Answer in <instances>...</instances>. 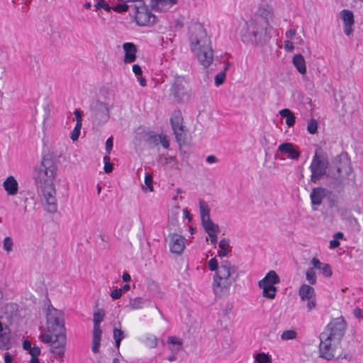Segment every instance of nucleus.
<instances>
[{"instance_id": "obj_1", "label": "nucleus", "mask_w": 363, "mask_h": 363, "mask_svg": "<svg viewBox=\"0 0 363 363\" xmlns=\"http://www.w3.org/2000/svg\"><path fill=\"white\" fill-rule=\"evenodd\" d=\"M57 165L53 158L44 156L41 162L37 165L33 174V179L38 189L40 201L48 212L57 210L55 189L53 180L57 173Z\"/></svg>"}, {"instance_id": "obj_2", "label": "nucleus", "mask_w": 363, "mask_h": 363, "mask_svg": "<svg viewBox=\"0 0 363 363\" xmlns=\"http://www.w3.org/2000/svg\"><path fill=\"white\" fill-rule=\"evenodd\" d=\"M346 323L343 318L333 320L320 334V357L330 360L341 349V341L345 335Z\"/></svg>"}, {"instance_id": "obj_3", "label": "nucleus", "mask_w": 363, "mask_h": 363, "mask_svg": "<svg viewBox=\"0 0 363 363\" xmlns=\"http://www.w3.org/2000/svg\"><path fill=\"white\" fill-rule=\"evenodd\" d=\"M207 264L208 269L215 272L212 282L214 294L220 298L227 296L235 281L233 277L236 272V267L228 260H224L219 264L216 257L209 259Z\"/></svg>"}, {"instance_id": "obj_4", "label": "nucleus", "mask_w": 363, "mask_h": 363, "mask_svg": "<svg viewBox=\"0 0 363 363\" xmlns=\"http://www.w3.org/2000/svg\"><path fill=\"white\" fill-rule=\"evenodd\" d=\"M189 47L199 62L205 67L213 62V50L210 37L201 23H194L189 27Z\"/></svg>"}, {"instance_id": "obj_5", "label": "nucleus", "mask_w": 363, "mask_h": 363, "mask_svg": "<svg viewBox=\"0 0 363 363\" xmlns=\"http://www.w3.org/2000/svg\"><path fill=\"white\" fill-rule=\"evenodd\" d=\"M46 318L47 330L55 337V340L50 345L51 352L56 357H60L65 354L67 343L63 313L52 307H48Z\"/></svg>"}, {"instance_id": "obj_6", "label": "nucleus", "mask_w": 363, "mask_h": 363, "mask_svg": "<svg viewBox=\"0 0 363 363\" xmlns=\"http://www.w3.org/2000/svg\"><path fill=\"white\" fill-rule=\"evenodd\" d=\"M238 32L245 44L254 45L263 44L269 35L266 26L254 20L242 23Z\"/></svg>"}, {"instance_id": "obj_7", "label": "nucleus", "mask_w": 363, "mask_h": 363, "mask_svg": "<svg viewBox=\"0 0 363 363\" xmlns=\"http://www.w3.org/2000/svg\"><path fill=\"white\" fill-rule=\"evenodd\" d=\"M280 282V278L274 270H270L258 281V286L262 289L263 297L272 300L276 297L277 288L276 285Z\"/></svg>"}, {"instance_id": "obj_8", "label": "nucleus", "mask_w": 363, "mask_h": 363, "mask_svg": "<svg viewBox=\"0 0 363 363\" xmlns=\"http://www.w3.org/2000/svg\"><path fill=\"white\" fill-rule=\"evenodd\" d=\"M328 164V162L324 156L323 150L320 147H318L315 150V155L310 165L311 180L313 182L319 180L322 176L326 173Z\"/></svg>"}, {"instance_id": "obj_9", "label": "nucleus", "mask_w": 363, "mask_h": 363, "mask_svg": "<svg viewBox=\"0 0 363 363\" xmlns=\"http://www.w3.org/2000/svg\"><path fill=\"white\" fill-rule=\"evenodd\" d=\"M333 167L337 171V174L333 175L335 179L344 182L352 176V167L350 160L346 153H342L335 157Z\"/></svg>"}, {"instance_id": "obj_10", "label": "nucleus", "mask_w": 363, "mask_h": 363, "mask_svg": "<svg viewBox=\"0 0 363 363\" xmlns=\"http://www.w3.org/2000/svg\"><path fill=\"white\" fill-rule=\"evenodd\" d=\"M105 312L102 309H97L93 315V339L91 345V350L96 354L99 352L101 345V340L102 336V330L101 328V323L104 320Z\"/></svg>"}, {"instance_id": "obj_11", "label": "nucleus", "mask_w": 363, "mask_h": 363, "mask_svg": "<svg viewBox=\"0 0 363 363\" xmlns=\"http://www.w3.org/2000/svg\"><path fill=\"white\" fill-rule=\"evenodd\" d=\"M134 18L140 26H150L155 24L156 18L145 4L135 6Z\"/></svg>"}, {"instance_id": "obj_12", "label": "nucleus", "mask_w": 363, "mask_h": 363, "mask_svg": "<svg viewBox=\"0 0 363 363\" xmlns=\"http://www.w3.org/2000/svg\"><path fill=\"white\" fill-rule=\"evenodd\" d=\"M298 295L301 300L306 303L308 311H311L316 308V294L313 286L306 284H302L299 288Z\"/></svg>"}, {"instance_id": "obj_13", "label": "nucleus", "mask_w": 363, "mask_h": 363, "mask_svg": "<svg viewBox=\"0 0 363 363\" xmlns=\"http://www.w3.org/2000/svg\"><path fill=\"white\" fill-rule=\"evenodd\" d=\"M172 129L178 142L183 140L186 136V130L183 124V117L180 111H174L170 118Z\"/></svg>"}, {"instance_id": "obj_14", "label": "nucleus", "mask_w": 363, "mask_h": 363, "mask_svg": "<svg viewBox=\"0 0 363 363\" xmlns=\"http://www.w3.org/2000/svg\"><path fill=\"white\" fill-rule=\"evenodd\" d=\"M188 240L178 233H171L168 235V246L171 253L181 255L187 244Z\"/></svg>"}, {"instance_id": "obj_15", "label": "nucleus", "mask_w": 363, "mask_h": 363, "mask_svg": "<svg viewBox=\"0 0 363 363\" xmlns=\"http://www.w3.org/2000/svg\"><path fill=\"white\" fill-rule=\"evenodd\" d=\"M201 225L204 231L207 233L211 243L215 245L218 240V235L220 231L219 226L211 219L201 222Z\"/></svg>"}, {"instance_id": "obj_16", "label": "nucleus", "mask_w": 363, "mask_h": 363, "mask_svg": "<svg viewBox=\"0 0 363 363\" xmlns=\"http://www.w3.org/2000/svg\"><path fill=\"white\" fill-rule=\"evenodd\" d=\"M340 18L343 22L345 34L350 36L354 30V18L352 11L348 9H343L340 12Z\"/></svg>"}, {"instance_id": "obj_17", "label": "nucleus", "mask_w": 363, "mask_h": 363, "mask_svg": "<svg viewBox=\"0 0 363 363\" xmlns=\"http://www.w3.org/2000/svg\"><path fill=\"white\" fill-rule=\"evenodd\" d=\"M172 95L178 101H185L188 96L186 92L185 86L181 80H177L171 89Z\"/></svg>"}, {"instance_id": "obj_18", "label": "nucleus", "mask_w": 363, "mask_h": 363, "mask_svg": "<svg viewBox=\"0 0 363 363\" xmlns=\"http://www.w3.org/2000/svg\"><path fill=\"white\" fill-rule=\"evenodd\" d=\"M278 150L281 153L286 154L287 157L291 160H297L300 153L296 147L290 143H284L279 145Z\"/></svg>"}, {"instance_id": "obj_19", "label": "nucleus", "mask_w": 363, "mask_h": 363, "mask_svg": "<svg viewBox=\"0 0 363 363\" xmlns=\"http://www.w3.org/2000/svg\"><path fill=\"white\" fill-rule=\"evenodd\" d=\"M326 196V191L323 188L318 187L314 188L310 194L311 203L313 210H317V207L319 206Z\"/></svg>"}, {"instance_id": "obj_20", "label": "nucleus", "mask_w": 363, "mask_h": 363, "mask_svg": "<svg viewBox=\"0 0 363 363\" xmlns=\"http://www.w3.org/2000/svg\"><path fill=\"white\" fill-rule=\"evenodd\" d=\"M177 0H151V6L156 11H167L177 4Z\"/></svg>"}, {"instance_id": "obj_21", "label": "nucleus", "mask_w": 363, "mask_h": 363, "mask_svg": "<svg viewBox=\"0 0 363 363\" xmlns=\"http://www.w3.org/2000/svg\"><path fill=\"white\" fill-rule=\"evenodd\" d=\"M123 48L125 52L124 62L125 63H131L136 59L137 49L133 43H125L123 45Z\"/></svg>"}, {"instance_id": "obj_22", "label": "nucleus", "mask_w": 363, "mask_h": 363, "mask_svg": "<svg viewBox=\"0 0 363 363\" xmlns=\"http://www.w3.org/2000/svg\"><path fill=\"white\" fill-rule=\"evenodd\" d=\"M311 264L315 269H318L320 272L325 277H330L333 274V271L328 264L321 262L318 258L313 257L311 260Z\"/></svg>"}, {"instance_id": "obj_23", "label": "nucleus", "mask_w": 363, "mask_h": 363, "mask_svg": "<svg viewBox=\"0 0 363 363\" xmlns=\"http://www.w3.org/2000/svg\"><path fill=\"white\" fill-rule=\"evenodd\" d=\"M74 118L76 120V125L72 132L71 139L73 141H76L77 140H78L80 135L83 113L82 111H81L80 110L76 109L74 112Z\"/></svg>"}, {"instance_id": "obj_24", "label": "nucleus", "mask_w": 363, "mask_h": 363, "mask_svg": "<svg viewBox=\"0 0 363 363\" xmlns=\"http://www.w3.org/2000/svg\"><path fill=\"white\" fill-rule=\"evenodd\" d=\"M292 63L299 74L302 75L306 74V63L304 57L301 54L294 55L292 57Z\"/></svg>"}, {"instance_id": "obj_25", "label": "nucleus", "mask_w": 363, "mask_h": 363, "mask_svg": "<svg viewBox=\"0 0 363 363\" xmlns=\"http://www.w3.org/2000/svg\"><path fill=\"white\" fill-rule=\"evenodd\" d=\"M3 186L9 195H16L18 192V184L13 176H9L4 182Z\"/></svg>"}, {"instance_id": "obj_26", "label": "nucleus", "mask_w": 363, "mask_h": 363, "mask_svg": "<svg viewBox=\"0 0 363 363\" xmlns=\"http://www.w3.org/2000/svg\"><path fill=\"white\" fill-rule=\"evenodd\" d=\"M11 347L10 331L7 326L3 327L0 330V348L8 350Z\"/></svg>"}, {"instance_id": "obj_27", "label": "nucleus", "mask_w": 363, "mask_h": 363, "mask_svg": "<svg viewBox=\"0 0 363 363\" xmlns=\"http://www.w3.org/2000/svg\"><path fill=\"white\" fill-rule=\"evenodd\" d=\"M182 343V340L179 337L174 336L167 337V348L171 352L178 353L181 350Z\"/></svg>"}, {"instance_id": "obj_28", "label": "nucleus", "mask_w": 363, "mask_h": 363, "mask_svg": "<svg viewBox=\"0 0 363 363\" xmlns=\"http://www.w3.org/2000/svg\"><path fill=\"white\" fill-rule=\"evenodd\" d=\"M199 213L201 222L211 220L210 208L207 202L203 200H200L199 203Z\"/></svg>"}, {"instance_id": "obj_29", "label": "nucleus", "mask_w": 363, "mask_h": 363, "mask_svg": "<svg viewBox=\"0 0 363 363\" xmlns=\"http://www.w3.org/2000/svg\"><path fill=\"white\" fill-rule=\"evenodd\" d=\"M219 250H218V256L220 257H226L230 252V241L228 239L222 238L218 243Z\"/></svg>"}, {"instance_id": "obj_30", "label": "nucleus", "mask_w": 363, "mask_h": 363, "mask_svg": "<svg viewBox=\"0 0 363 363\" xmlns=\"http://www.w3.org/2000/svg\"><path fill=\"white\" fill-rule=\"evenodd\" d=\"M279 114L282 118H286V124L289 127H291L295 124L296 117L292 111L289 108H284L279 111Z\"/></svg>"}, {"instance_id": "obj_31", "label": "nucleus", "mask_w": 363, "mask_h": 363, "mask_svg": "<svg viewBox=\"0 0 363 363\" xmlns=\"http://www.w3.org/2000/svg\"><path fill=\"white\" fill-rule=\"evenodd\" d=\"M120 328L113 327V339L115 340L116 347L119 349L121 342L123 339L126 337V335L124 331L121 329V324L119 323Z\"/></svg>"}, {"instance_id": "obj_32", "label": "nucleus", "mask_w": 363, "mask_h": 363, "mask_svg": "<svg viewBox=\"0 0 363 363\" xmlns=\"http://www.w3.org/2000/svg\"><path fill=\"white\" fill-rule=\"evenodd\" d=\"M257 14L267 21L272 17V9L268 5H263L259 7Z\"/></svg>"}, {"instance_id": "obj_33", "label": "nucleus", "mask_w": 363, "mask_h": 363, "mask_svg": "<svg viewBox=\"0 0 363 363\" xmlns=\"http://www.w3.org/2000/svg\"><path fill=\"white\" fill-rule=\"evenodd\" d=\"M298 334L296 330L293 329L284 330L280 335V338L282 341L294 340L296 339Z\"/></svg>"}, {"instance_id": "obj_34", "label": "nucleus", "mask_w": 363, "mask_h": 363, "mask_svg": "<svg viewBox=\"0 0 363 363\" xmlns=\"http://www.w3.org/2000/svg\"><path fill=\"white\" fill-rule=\"evenodd\" d=\"M147 301L143 298L138 297L130 301V306L131 309L137 310L145 307Z\"/></svg>"}, {"instance_id": "obj_35", "label": "nucleus", "mask_w": 363, "mask_h": 363, "mask_svg": "<svg viewBox=\"0 0 363 363\" xmlns=\"http://www.w3.org/2000/svg\"><path fill=\"white\" fill-rule=\"evenodd\" d=\"M143 343L148 347L154 348L157 345V338L152 334H147L145 336Z\"/></svg>"}, {"instance_id": "obj_36", "label": "nucleus", "mask_w": 363, "mask_h": 363, "mask_svg": "<svg viewBox=\"0 0 363 363\" xmlns=\"http://www.w3.org/2000/svg\"><path fill=\"white\" fill-rule=\"evenodd\" d=\"M344 237V234L342 232L335 233L333 236V240L330 241V248L335 249L338 247L340 245L339 240L342 239Z\"/></svg>"}, {"instance_id": "obj_37", "label": "nucleus", "mask_w": 363, "mask_h": 363, "mask_svg": "<svg viewBox=\"0 0 363 363\" xmlns=\"http://www.w3.org/2000/svg\"><path fill=\"white\" fill-rule=\"evenodd\" d=\"M94 8L96 11L104 9L106 11H110L111 10V6L108 0H96Z\"/></svg>"}, {"instance_id": "obj_38", "label": "nucleus", "mask_w": 363, "mask_h": 363, "mask_svg": "<svg viewBox=\"0 0 363 363\" xmlns=\"http://www.w3.org/2000/svg\"><path fill=\"white\" fill-rule=\"evenodd\" d=\"M255 359L257 363H272L271 356L265 352L257 353Z\"/></svg>"}, {"instance_id": "obj_39", "label": "nucleus", "mask_w": 363, "mask_h": 363, "mask_svg": "<svg viewBox=\"0 0 363 363\" xmlns=\"http://www.w3.org/2000/svg\"><path fill=\"white\" fill-rule=\"evenodd\" d=\"M160 162L162 164H172L176 165L177 164V159L174 156H169L167 155H162L160 156Z\"/></svg>"}, {"instance_id": "obj_40", "label": "nucleus", "mask_w": 363, "mask_h": 363, "mask_svg": "<svg viewBox=\"0 0 363 363\" xmlns=\"http://www.w3.org/2000/svg\"><path fill=\"white\" fill-rule=\"evenodd\" d=\"M50 114V109L48 104H45L42 109L39 111V116L43 118L44 126L45 125L46 121L48 119Z\"/></svg>"}, {"instance_id": "obj_41", "label": "nucleus", "mask_w": 363, "mask_h": 363, "mask_svg": "<svg viewBox=\"0 0 363 363\" xmlns=\"http://www.w3.org/2000/svg\"><path fill=\"white\" fill-rule=\"evenodd\" d=\"M306 278L310 284H315L316 283V273L314 267L308 269L306 272Z\"/></svg>"}, {"instance_id": "obj_42", "label": "nucleus", "mask_w": 363, "mask_h": 363, "mask_svg": "<svg viewBox=\"0 0 363 363\" xmlns=\"http://www.w3.org/2000/svg\"><path fill=\"white\" fill-rule=\"evenodd\" d=\"M161 134L150 133L147 135L146 141L150 144L157 145L160 142Z\"/></svg>"}, {"instance_id": "obj_43", "label": "nucleus", "mask_w": 363, "mask_h": 363, "mask_svg": "<svg viewBox=\"0 0 363 363\" xmlns=\"http://www.w3.org/2000/svg\"><path fill=\"white\" fill-rule=\"evenodd\" d=\"M318 130V122L315 119H311L307 123V131L311 134H315Z\"/></svg>"}, {"instance_id": "obj_44", "label": "nucleus", "mask_w": 363, "mask_h": 363, "mask_svg": "<svg viewBox=\"0 0 363 363\" xmlns=\"http://www.w3.org/2000/svg\"><path fill=\"white\" fill-rule=\"evenodd\" d=\"M129 6L124 2L118 4L114 6H111V10L116 13H123L128 11Z\"/></svg>"}, {"instance_id": "obj_45", "label": "nucleus", "mask_w": 363, "mask_h": 363, "mask_svg": "<svg viewBox=\"0 0 363 363\" xmlns=\"http://www.w3.org/2000/svg\"><path fill=\"white\" fill-rule=\"evenodd\" d=\"M110 160L111 158L108 155H105L103 159L104 163V170L107 174L111 173L113 169V164L111 163Z\"/></svg>"}, {"instance_id": "obj_46", "label": "nucleus", "mask_w": 363, "mask_h": 363, "mask_svg": "<svg viewBox=\"0 0 363 363\" xmlns=\"http://www.w3.org/2000/svg\"><path fill=\"white\" fill-rule=\"evenodd\" d=\"M41 340L45 343L50 342L52 345L53 341L55 340V337L54 336L53 333L48 331L41 335Z\"/></svg>"}, {"instance_id": "obj_47", "label": "nucleus", "mask_w": 363, "mask_h": 363, "mask_svg": "<svg viewBox=\"0 0 363 363\" xmlns=\"http://www.w3.org/2000/svg\"><path fill=\"white\" fill-rule=\"evenodd\" d=\"M225 79V72H220L218 74H217L214 79V82L216 86H219L221 85Z\"/></svg>"}, {"instance_id": "obj_48", "label": "nucleus", "mask_w": 363, "mask_h": 363, "mask_svg": "<svg viewBox=\"0 0 363 363\" xmlns=\"http://www.w3.org/2000/svg\"><path fill=\"white\" fill-rule=\"evenodd\" d=\"M13 241L10 237H6L3 242V247L7 252H11L13 248Z\"/></svg>"}, {"instance_id": "obj_49", "label": "nucleus", "mask_w": 363, "mask_h": 363, "mask_svg": "<svg viewBox=\"0 0 363 363\" xmlns=\"http://www.w3.org/2000/svg\"><path fill=\"white\" fill-rule=\"evenodd\" d=\"M145 185L149 191H153V181L152 177L147 174L145 177Z\"/></svg>"}, {"instance_id": "obj_50", "label": "nucleus", "mask_w": 363, "mask_h": 363, "mask_svg": "<svg viewBox=\"0 0 363 363\" xmlns=\"http://www.w3.org/2000/svg\"><path fill=\"white\" fill-rule=\"evenodd\" d=\"M335 211L342 219L345 218L347 213V209L343 206H335Z\"/></svg>"}, {"instance_id": "obj_51", "label": "nucleus", "mask_w": 363, "mask_h": 363, "mask_svg": "<svg viewBox=\"0 0 363 363\" xmlns=\"http://www.w3.org/2000/svg\"><path fill=\"white\" fill-rule=\"evenodd\" d=\"M113 138L112 137L108 138L106 141V155H108L111 154V152L113 149Z\"/></svg>"}, {"instance_id": "obj_52", "label": "nucleus", "mask_w": 363, "mask_h": 363, "mask_svg": "<svg viewBox=\"0 0 363 363\" xmlns=\"http://www.w3.org/2000/svg\"><path fill=\"white\" fill-rule=\"evenodd\" d=\"M284 48L287 52H293L295 48L294 42L290 40H286L284 43Z\"/></svg>"}, {"instance_id": "obj_53", "label": "nucleus", "mask_w": 363, "mask_h": 363, "mask_svg": "<svg viewBox=\"0 0 363 363\" xmlns=\"http://www.w3.org/2000/svg\"><path fill=\"white\" fill-rule=\"evenodd\" d=\"M159 144H161L164 148H168L169 146V140L166 135L161 134Z\"/></svg>"}, {"instance_id": "obj_54", "label": "nucleus", "mask_w": 363, "mask_h": 363, "mask_svg": "<svg viewBox=\"0 0 363 363\" xmlns=\"http://www.w3.org/2000/svg\"><path fill=\"white\" fill-rule=\"evenodd\" d=\"M285 35L287 40H291L296 35V30L295 28H290L286 31Z\"/></svg>"}, {"instance_id": "obj_55", "label": "nucleus", "mask_w": 363, "mask_h": 363, "mask_svg": "<svg viewBox=\"0 0 363 363\" xmlns=\"http://www.w3.org/2000/svg\"><path fill=\"white\" fill-rule=\"evenodd\" d=\"M122 294V289H117L111 291V297L113 299H118L121 297Z\"/></svg>"}, {"instance_id": "obj_56", "label": "nucleus", "mask_w": 363, "mask_h": 363, "mask_svg": "<svg viewBox=\"0 0 363 363\" xmlns=\"http://www.w3.org/2000/svg\"><path fill=\"white\" fill-rule=\"evenodd\" d=\"M32 357H37L40 354V349L38 347H32L30 350L28 352Z\"/></svg>"}, {"instance_id": "obj_57", "label": "nucleus", "mask_w": 363, "mask_h": 363, "mask_svg": "<svg viewBox=\"0 0 363 363\" xmlns=\"http://www.w3.org/2000/svg\"><path fill=\"white\" fill-rule=\"evenodd\" d=\"M353 315H354V317H356L357 318H361L363 317V310L362 308H360L359 306H357L354 310H353Z\"/></svg>"}, {"instance_id": "obj_58", "label": "nucleus", "mask_w": 363, "mask_h": 363, "mask_svg": "<svg viewBox=\"0 0 363 363\" xmlns=\"http://www.w3.org/2000/svg\"><path fill=\"white\" fill-rule=\"evenodd\" d=\"M133 72L137 76H140L142 74V69L138 65H133Z\"/></svg>"}, {"instance_id": "obj_59", "label": "nucleus", "mask_w": 363, "mask_h": 363, "mask_svg": "<svg viewBox=\"0 0 363 363\" xmlns=\"http://www.w3.org/2000/svg\"><path fill=\"white\" fill-rule=\"evenodd\" d=\"M183 216L185 218H186L189 222L192 220V216L190 213V211L187 208L183 209Z\"/></svg>"}, {"instance_id": "obj_60", "label": "nucleus", "mask_w": 363, "mask_h": 363, "mask_svg": "<svg viewBox=\"0 0 363 363\" xmlns=\"http://www.w3.org/2000/svg\"><path fill=\"white\" fill-rule=\"evenodd\" d=\"M23 347L24 350L29 352L32 347L30 342L28 340H24L23 342Z\"/></svg>"}, {"instance_id": "obj_61", "label": "nucleus", "mask_w": 363, "mask_h": 363, "mask_svg": "<svg viewBox=\"0 0 363 363\" xmlns=\"http://www.w3.org/2000/svg\"><path fill=\"white\" fill-rule=\"evenodd\" d=\"M206 162L209 164H213L217 162V158L213 155H209L206 157Z\"/></svg>"}, {"instance_id": "obj_62", "label": "nucleus", "mask_w": 363, "mask_h": 363, "mask_svg": "<svg viewBox=\"0 0 363 363\" xmlns=\"http://www.w3.org/2000/svg\"><path fill=\"white\" fill-rule=\"evenodd\" d=\"M12 361H13L12 356L9 352L5 353V355H4L5 363H12Z\"/></svg>"}, {"instance_id": "obj_63", "label": "nucleus", "mask_w": 363, "mask_h": 363, "mask_svg": "<svg viewBox=\"0 0 363 363\" xmlns=\"http://www.w3.org/2000/svg\"><path fill=\"white\" fill-rule=\"evenodd\" d=\"M294 38L296 40L294 42V44L300 45H303L304 41L301 37L296 35V37Z\"/></svg>"}, {"instance_id": "obj_64", "label": "nucleus", "mask_w": 363, "mask_h": 363, "mask_svg": "<svg viewBox=\"0 0 363 363\" xmlns=\"http://www.w3.org/2000/svg\"><path fill=\"white\" fill-rule=\"evenodd\" d=\"M122 279H123V281L128 282L130 280L131 278H130V275L128 273L124 272L123 274Z\"/></svg>"}]
</instances>
